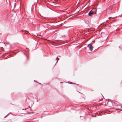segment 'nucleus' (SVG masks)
I'll use <instances>...</instances> for the list:
<instances>
[{
	"instance_id": "obj_1",
	"label": "nucleus",
	"mask_w": 122,
	"mask_h": 122,
	"mask_svg": "<svg viewBox=\"0 0 122 122\" xmlns=\"http://www.w3.org/2000/svg\"><path fill=\"white\" fill-rule=\"evenodd\" d=\"M87 47H88L89 48L90 50L92 51L93 50V47L92 46V45H91V44H89L87 45Z\"/></svg>"
},
{
	"instance_id": "obj_5",
	"label": "nucleus",
	"mask_w": 122,
	"mask_h": 122,
	"mask_svg": "<svg viewBox=\"0 0 122 122\" xmlns=\"http://www.w3.org/2000/svg\"><path fill=\"white\" fill-rule=\"evenodd\" d=\"M119 110H120L121 111H122V110H120V109H119Z\"/></svg>"
},
{
	"instance_id": "obj_3",
	"label": "nucleus",
	"mask_w": 122,
	"mask_h": 122,
	"mask_svg": "<svg viewBox=\"0 0 122 122\" xmlns=\"http://www.w3.org/2000/svg\"><path fill=\"white\" fill-rule=\"evenodd\" d=\"M38 37L40 38H42V36L40 35H37Z\"/></svg>"
},
{
	"instance_id": "obj_7",
	"label": "nucleus",
	"mask_w": 122,
	"mask_h": 122,
	"mask_svg": "<svg viewBox=\"0 0 122 122\" xmlns=\"http://www.w3.org/2000/svg\"><path fill=\"white\" fill-rule=\"evenodd\" d=\"M38 0H37V1Z\"/></svg>"
},
{
	"instance_id": "obj_2",
	"label": "nucleus",
	"mask_w": 122,
	"mask_h": 122,
	"mask_svg": "<svg viewBox=\"0 0 122 122\" xmlns=\"http://www.w3.org/2000/svg\"><path fill=\"white\" fill-rule=\"evenodd\" d=\"M94 13V12L92 11H91L88 14V15L89 16L91 15L92 14Z\"/></svg>"
},
{
	"instance_id": "obj_4",
	"label": "nucleus",
	"mask_w": 122,
	"mask_h": 122,
	"mask_svg": "<svg viewBox=\"0 0 122 122\" xmlns=\"http://www.w3.org/2000/svg\"><path fill=\"white\" fill-rule=\"evenodd\" d=\"M50 41V42H52V41Z\"/></svg>"
},
{
	"instance_id": "obj_6",
	"label": "nucleus",
	"mask_w": 122,
	"mask_h": 122,
	"mask_svg": "<svg viewBox=\"0 0 122 122\" xmlns=\"http://www.w3.org/2000/svg\"><path fill=\"white\" fill-rule=\"evenodd\" d=\"M57 58V59H58V60H59V58Z\"/></svg>"
}]
</instances>
